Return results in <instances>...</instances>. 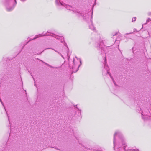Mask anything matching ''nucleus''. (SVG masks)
Instances as JSON below:
<instances>
[{
  "label": "nucleus",
  "instance_id": "6",
  "mask_svg": "<svg viewBox=\"0 0 151 151\" xmlns=\"http://www.w3.org/2000/svg\"><path fill=\"white\" fill-rule=\"evenodd\" d=\"M5 5L6 6L7 10L8 11H12L14 7V6H13L9 8L8 7V4L7 1H6Z\"/></svg>",
  "mask_w": 151,
  "mask_h": 151
},
{
  "label": "nucleus",
  "instance_id": "4",
  "mask_svg": "<svg viewBox=\"0 0 151 151\" xmlns=\"http://www.w3.org/2000/svg\"><path fill=\"white\" fill-rule=\"evenodd\" d=\"M47 33H50V34H44V35L39 34L37 35H36L35 37L33 39L34 40V39H35L37 38H38L40 37H41L45 36H53L54 37H55L56 38H57V39L58 38V36L57 35H55L54 34H53L52 33L48 31L47 32Z\"/></svg>",
  "mask_w": 151,
  "mask_h": 151
},
{
  "label": "nucleus",
  "instance_id": "11",
  "mask_svg": "<svg viewBox=\"0 0 151 151\" xmlns=\"http://www.w3.org/2000/svg\"><path fill=\"white\" fill-rule=\"evenodd\" d=\"M45 64H46V65H47L48 66L50 67L51 68H54V67H52V66H51L50 65L47 64V63H44Z\"/></svg>",
  "mask_w": 151,
  "mask_h": 151
},
{
  "label": "nucleus",
  "instance_id": "15",
  "mask_svg": "<svg viewBox=\"0 0 151 151\" xmlns=\"http://www.w3.org/2000/svg\"><path fill=\"white\" fill-rule=\"evenodd\" d=\"M59 38H61V40H63V37H60Z\"/></svg>",
  "mask_w": 151,
  "mask_h": 151
},
{
  "label": "nucleus",
  "instance_id": "24",
  "mask_svg": "<svg viewBox=\"0 0 151 151\" xmlns=\"http://www.w3.org/2000/svg\"><path fill=\"white\" fill-rule=\"evenodd\" d=\"M77 70H77L76 71V72H77Z\"/></svg>",
  "mask_w": 151,
  "mask_h": 151
},
{
  "label": "nucleus",
  "instance_id": "14",
  "mask_svg": "<svg viewBox=\"0 0 151 151\" xmlns=\"http://www.w3.org/2000/svg\"><path fill=\"white\" fill-rule=\"evenodd\" d=\"M0 101L2 103V105L4 106L3 104V103L2 102V101L1 100V99H0Z\"/></svg>",
  "mask_w": 151,
  "mask_h": 151
},
{
  "label": "nucleus",
  "instance_id": "10",
  "mask_svg": "<svg viewBox=\"0 0 151 151\" xmlns=\"http://www.w3.org/2000/svg\"><path fill=\"white\" fill-rule=\"evenodd\" d=\"M136 17H133L132 19V22H133L134 21H135V20H136Z\"/></svg>",
  "mask_w": 151,
  "mask_h": 151
},
{
  "label": "nucleus",
  "instance_id": "8",
  "mask_svg": "<svg viewBox=\"0 0 151 151\" xmlns=\"http://www.w3.org/2000/svg\"><path fill=\"white\" fill-rule=\"evenodd\" d=\"M91 24L89 26V28L93 30H96V28L94 27L93 25L92 24V21L91 22Z\"/></svg>",
  "mask_w": 151,
  "mask_h": 151
},
{
  "label": "nucleus",
  "instance_id": "16",
  "mask_svg": "<svg viewBox=\"0 0 151 151\" xmlns=\"http://www.w3.org/2000/svg\"><path fill=\"white\" fill-rule=\"evenodd\" d=\"M124 150H127V151H128V150H126L125 147H124Z\"/></svg>",
  "mask_w": 151,
  "mask_h": 151
},
{
  "label": "nucleus",
  "instance_id": "2",
  "mask_svg": "<svg viewBox=\"0 0 151 151\" xmlns=\"http://www.w3.org/2000/svg\"><path fill=\"white\" fill-rule=\"evenodd\" d=\"M150 113L148 110H146L142 112L141 113L142 118L145 120L151 119V116H149Z\"/></svg>",
  "mask_w": 151,
  "mask_h": 151
},
{
  "label": "nucleus",
  "instance_id": "9",
  "mask_svg": "<svg viewBox=\"0 0 151 151\" xmlns=\"http://www.w3.org/2000/svg\"><path fill=\"white\" fill-rule=\"evenodd\" d=\"M150 21H151V18H148L146 20V23H147L148 22Z\"/></svg>",
  "mask_w": 151,
  "mask_h": 151
},
{
  "label": "nucleus",
  "instance_id": "22",
  "mask_svg": "<svg viewBox=\"0 0 151 151\" xmlns=\"http://www.w3.org/2000/svg\"><path fill=\"white\" fill-rule=\"evenodd\" d=\"M80 63H81V64H80V65H81V61H80Z\"/></svg>",
  "mask_w": 151,
  "mask_h": 151
},
{
  "label": "nucleus",
  "instance_id": "21",
  "mask_svg": "<svg viewBox=\"0 0 151 151\" xmlns=\"http://www.w3.org/2000/svg\"><path fill=\"white\" fill-rule=\"evenodd\" d=\"M135 30H136V29H134V32H135Z\"/></svg>",
  "mask_w": 151,
  "mask_h": 151
},
{
  "label": "nucleus",
  "instance_id": "19",
  "mask_svg": "<svg viewBox=\"0 0 151 151\" xmlns=\"http://www.w3.org/2000/svg\"><path fill=\"white\" fill-rule=\"evenodd\" d=\"M59 54H60V55L61 56H62V57H63V55H62L60 53Z\"/></svg>",
  "mask_w": 151,
  "mask_h": 151
},
{
  "label": "nucleus",
  "instance_id": "1",
  "mask_svg": "<svg viewBox=\"0 0 151 151\" xmlns=\"http://www.w3.org/2000/svg\"><path fill=\"white\" fill-rule=\"evenodd\" d=\"M77 15L79 17L82 16L83 17V19L85 20L88 21L89 19H90L91 22H92V16L90 17L88 14H81L77 12Z\"/></svg>",
  "mask_w": 151,
  "mask_h": 151
},
{
  "label": "nucleus",
  "instance_id": "7",
  "mask_svg": "<svg viewBox=\"0 0 151 151\" xmlns=\"http://www.w3.org/2000/svg\"><path fill=\"white\" fill-rule=\"evenodd\" d=\"M104 68L106 70V71H107V73H108L109 75L111 77V78H112V77L111 76V74L109 73V70L108 67L106 64H105L104 65Z\"/></svg>",
  "mask_w": 151,
  "mask_h": 151
},
{
  "label": "nucleus",
  "instance_id": "3",
  "mask_svg": "<svg viewBox=\"0 0 151 151\" xmlns=\"http://www.w3.org/2000/svg\"><path fill=\"white\" fill-rule=\"evenodd\" d=\"M56 3L59 6L61 5L64 6L68 10H72L73 11H74L73 10V8L70 5L65 4L64 3H61L60 1L59 3H58L57 0H56Z\"/></svg>",
  "mask_w": 151,
  "mask_h": 151
},
{
  "label": "nucleus",
  "instance_id": "20",
  "mask_svg": "<svg viewBox=\"0 0 151 151\" xmlns=\"http://www.w3.org/2000/svg\"><path fill=\"white\" fill-rule=\"evenodd\" d=\"M99 46L100 47H102L100 45H99Z\"/></svg>",
  "mask_w": 151,
  "mask_h": 151
},
{
  "label": "nucleus",
  "instance_id": "17",
  "mask_svg": "<svg viewBox=\"0 0 151 151\" xmlns=\"http://www.w3.org/2000/svg\"><path fill=\"white\" fill-rule=\"evenodd\" d=\"M132 33H126V34L127 35V34H131Z\"/></svg>",
  "mask_w": 151,
  "mask_h": 151
},
{
  "label": "nucleus",
  "instance_id": "5",
  "mask_svg": "<svg viewBox=\"0 0 151 151\" xmlns=\"http://www.w3.org/2000/svg\"><path fill=\"white\" fill-rule=\"evenodd\" d=\"M120 135V133L118 132H115L114 136V148L116 146V138L118 136H119Z\"/></svg>",
  "mask_w": 151,
  "mask_h": 151
},
{
  "label": "nucleus",
  "instance_id": "12",
  "mask_svg": "<svg viewBox=\"0 0 151 151\" xmlns=\"http://www.w3.org/2000/svg\"><path fill=\"white\" fill-rule=\"evenodd\" d=\"M133 150V151H139V150L138 149H132V150Z\"/></svg>",
  "mask_w": 151,
  "mask_h": 151
},
{
  "label": "nucleus",
  "instance_id": "18",
  "mask_svg": "<svg viewBox=\"0 0 151 151\" xmlns=\"http://www.w3.org/2000/svg\"><path fill=\"white\" fill-rule=\"evenodd\" d=\"M21 0L22 1H25L26 0Z\"/></svg>",
  "mask_w": 151,
  "mask_h": 151
},
{
  "label": "nucleus",
  "instance_id": "23",
  "mask_svg": "<svg viewBox=\"0 0 151 151\" xmlns=\"http://www.w3.org/2000/svg\"><path fill=\"white\" fill-rule=\"evenodd\" d=\"M56 149H57V150H59V149H58V148H56Z\"/></svg>",
  "mask_w": 151,
  "mask_h": 151
},
{
  "label": "nucleus",
  "instance_id": "13",
  "mask_svg": "<svg viewBox=\"0 0 151 151\" xmlns=\"http://www.w3.org/2000/svg\"><path fill=\"white\" fill-rule=\"evenodd\" d=\"M148 15H149L151 17V12H149V13H148Z\"/></svg>",
  "mask_w": 151,
  "mask_h": 151
}]
</instances>
